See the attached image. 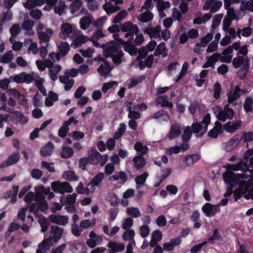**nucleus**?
I'll return each instance as SVG.
<instances>
[{
    "mask_svg": "<svg viewBox=\"0 0 253 253\" xmlns=\"http://www.w3.org/2000/svg\"><path fill=\"white\" fill-rule=\"evenodd\" d=\"M213 111L217 119L223 122L227 119L232 120L234 116V112L232 108H229V104L225 105L223 109L220 106H216Z\"/></svg>",
    "mask_w": 253,
    "mask_h": 253,
    "instance_id": "nucleus-1",
    "label": "nucleus"
},
{
    "mask_svg": "<svg viewBox=\"0 0 253 253\" xmlns=\"http://www.w3.org/2000/svg\"><path fill=\"white\" fill-rule=\"evenodd\" d=\"M224 181L229 186L235 187L238 184H239L241 178H247V174L242 172L241 174L235 173L234 172L230 171L223 174Z\"/></svg>",
    "mask_w": 253,
    "mask_h": 253,
    "instance_id": "nucleus-2",
    "label": "nucleus"
},
{
    "mask_svg": "<svg viewBox=\"0 0 253 253\" xmlns=\"http://www.w3.org/2000/svg\"><path fill=\"white\" fill-rule=\"evenodd\" d=\"M44 195H47V189L42 185L35 187V200L39 203V207L41 209H47Z\"/></svg>",
    "mask_w": 253,
    "mask_h": 253,
    "instance_id": "nucleus-3",
    "label": "nucleus"
},
{
    "mask_svg": "<svg viewBox=\"0 0 253 253\" xmlns=\"http://www.w3.org/2000/svg\"><path fill=\"white\" fill-rule=\"evenodd\" d=\"M51 186L53 191L62 195L64 194L65 192L71 193L73 191L71 185L68 182L54 181L51 183Z\"/></svg>",
    "mask_w": 253,
    "mask_h": 253,
    "instance_id": "nucleus-4",
    "label": "nucleus"
},
{
    "mask_svg": "<svg viewBox=\"0 0 253 253\" xmlns=\"http://www.w3.org/2000/svg\"><path fill=\"white\" fill-rule=\"evenodd\" d=\"M101 48H104L103 54L106 58L110 57L112 54L120 51V46L114 41L103 43Z\"/></svg>",
    "mask_w": 253,
    "mask_h": 253,
    "instance_id": "nucleus-5",
    "label": "nucleus"
},
{
    "mask_svg": "<svg viewBox=\"0 0 253 253\" xmlns=\"http://www.w3.org/2000/svg\"><path fill=\"white\" fill-rule=\"evenodd\" d=\"M93 60L95 61L103 62L104 63V65L101 64L97 69V72L101 76H106L112 70V68L110 67L109 62L101 55L95 57Z\"/></svg>",
    "mask_w": 253,
    "mask_h": 253,
    "instance_id": "nucleus-6",
    "label": "nucleus"
},
{
    "mask_svg": "<svg viewBox=\"0 0 253 253\" xmlns=\"http://www.w3.org/2000/svg\"><path fill=\"white\" fill-rule=\"evenodd\" d=\"M50 233L52 235L48 236V249H49L50 242L54 243L57 242L61 238L63 233V229L57 225H52L51 226Z\"/></svg>",
    "mask_w": 253,
    "mask_h": 253,
    "instance_id": "nucleus-7",
    "label": "nucleus"
},
{
    "mask_svg": "<svg viewBox=\"0 0 253 253\" xmlns=\"http://www.w3.org/2000/svg\"><path fill=\"white\" fill-rule=\"evenodd\" d=\"M202 211L207 217L214 216L215 214L220 211L219 205H212L210 203H206L202 208Z\"/></svg>",
    "mask_w": 253,
    "mask_h": 253,
    "instance_id": "nucleus-8",
    "label": "nucleus"
},
{
    "mask_svg": "<svg viewBox=\"0 0 253 253\" xmlns=\"http://www.w3.org/2000/svg\"><path fill=\"white\" fill-rule=\"evenodd\" d=\"M182 129L181 125L174 123L171 125L169 131L167 135L169 140H171L178 137L181 134Z\"/></svg>",
    "mask_w": 253,
    "mask_h": 253,
    "instance_id": "nucleus-9",
    "label": "nucleus"
},
{
    "mask_svg": "<svg viewBox=\"0 0 253 253\" xmlns=\"http://www.w3.org/2000/svg\"><path fill=\"white\" fill-rule=\"evenodd\" d=\"M62 69L60 65H54L53 62L48 59V74L50 79L55 81L57 79V75Z\"/></svg>",
    "mask_w": 253,
    "mask_h": 253,
    "instance_id": "nucleus-10",
    "label": "nucleus"
},
{
    "mask_svg": "<svg viewBox=\"0 0 253 253\" xmlns=\"http://www.w3.org/2000/svg\"><path fill=\"white\" fill-rule=\"evenodd\" d=\"M69 217L67 215H55L52 214L48 216V220L60 225L64 226L68 223Z\"/></svg>",
    "mask_w": 253,
    "mask_h": 253,
    "instance_id": "nucleus-11",
    "label": "nucleus"
},
{
    "mask_svg": "<svg viewBox=\"0 0 253 253\" xmlns=\"http://www.w3.org/2000/svg\"><path fill=\"white\" fill-rule=\"evenodd\" d=\"M239 188L243 190L244 192L253 193V175L250 176L247 180H242L239 183Z\"/></svg>",
    "mask_w": 253,
    "mask_h": 253,
    "instance_id": "nucleus-12",
    "label": "nucleus"
},
{
    "mask_svg": "<svg viewBox=\"0 0 253 253\" xmlns=\"http://www.w3.org/2000/svg\"><path fill=\"white\" fill-rule=\"evenodd\" d=\"M242 124V121L240 120L236 122L233 121L231 122L229 121L224 125V129L227 132L234 133L240 128Z\"/></svg>",
    "mask_w": 253,
    "mask_h": 253,
    "instance_id": "nucleus-13",
    "label": "nucleus"
},
{
    "mask_svg": "<svg viewBox=\"0 0 253 253\" xmlns=\"http://www.w3.org/2000/svg\"><path fill=\"white\" fill-rule=\"evenodd\" d=\"M250 65V60L248 58H246L244 64L237 72L238 76L240 79L244 80L246 79L249 70Z\"/></svg>",
    "mask_w": 253,
    "mask_h": 253,
    "instance_id": "nucleus-14",
    "label": "nucleus"
},
{
    "mask_svg": "<svg viewBox=\"0 0 253 253\" xmlns=\"http://www.w3.org/2000/svg\"><path fill=\"white\" fill-rule=\"evenodd\" d=\"M121 30L123 32L133 31L135 34H138L139 29L136 25H133L130 21H127L123 24H120Z\"/></svg>",
    "mask_w": 253,
    "mask_h": 253,
    "instance_id": "nucleus-15",
    "label": "nucleus"
},
{
    "mask_svg": "<svg viewBox=\"0 0 253 253\" xmlns=\"http://www.w3.org/2000/svg\"><path fill=\"white\" fill-rule=\"evenodd\" d=\"M102 158L101 154L96 149H91L88 152V158L89 161V164L96 165L99 164V158Z\"/></svg>",
    "mask_w": 253,
    "mask_h": 253,
    "instance_id": "nucleus-16",
    "label": "nucleus"
},
{
    "mask_svg": "<svg viewBox=\"0 0 253 253\" xmlns=\"http://www.w3.org/2000/svg\"><path fill=\"white\" fill-rule=\"evenodd\" d=\"M181 243V240L179 237L170 240V242L165 243L163 245V249L166 251H171L173 250L176 246L179 245Z\"/></svg>",
    "mask_w": 253,
    "mask_h": 253,
    "instance_id": "nucleus-17",
    "label": "nucleus"
},
{
    "mask_svg": "<svg viewBox=\"0 0 253 253\" xmlns=\"http://www.w3.org/2000/svg\"><path fill=\"white\" fill-rule=\"evenodd\" d=\"M241 89L238 85H236L233 92L228 93V103H232L239 98L241 95L240 94Z\"/></svg>",
    "mask_w": 253,
    "mask_h": 253,
    "instance_id": "nucleus-18",
    "label": "nucleus"
},
{
    "mask_svg": "<svg viewBox=\"0 0 253 253\" xmlns=\"http://www.w3.org/2000/svg\"><path fill=\"white\" fill-rule=\"evenodd\" d=\"M241 140L237 135L231 138L228 142L225 143V148L227 151H230L236 147Z\"/></svg>",
    "mask_w": 253,
    "mask_h": 253,
    "instance_id": "nucleus-19",
    "label": "nucleus"
},
{
    "mask_svg": "<svg viewBox=\"0 0 253 253\" xmlns=\"http://www.w3.org/2000/svg\"><path fill=\"white\" fill-rule=\"evenodd\" d=\"M20 155L18 151L14 152L8 156L5 163L6 166H9L16 164L19 160Z\"/></svg>",
    "mask_w": 253,
    "mask_h": 253,
    "instance_id": "nucleus-20",
    "label": "nucleus"
},
{
    "mask_svg": "<svg viewBox=\"0 0 253 253\" xmlns=\"http://www.w3.org/2000/svg\"><path fill=\"white\" fill-rule=\"evenodd\" d=\"M154 15L150 11H146L137 16V19L141 22L146 23L153 20Z\"/></svg>",
    "mask_w": 253,
    "mask_h": 253,
    "instance_id": "nucleus-21",
    "label": "nucleus"
},
{
    "mask_svg": "<svg viewBox=\"0 0 253 253\" xmlns=\"http://www.w3.org/2000/svg\"><path fill=\"white\" fill-rule=\"evenodd\" d=\"M156 105H161L162 107H168L172 108L173 106V104L167 100L166 95H161L157 97L156 99Z\"/></svg>",
    "mask_w": 253,
    "mask_h": 253,
    "instance_id": "nucleus-22",
    "label": "nucleus"
},
{
    "mask_svg": "<svg viewBox=\"0 0 253 253\" xmlns=\"http://www.w3.org/2000/svg\"><path fill=\"white\" fill-rule=\"evenodd\" d=\"M200 159L201 155L199 154L189 155L185 158V164L189 167L197 162Z\"/></svg>",
    "mask_w": 253,
    "mask_h": 253,
    "instance_id": "nucleus-23",
    "label": "nucleus"
},
{
    "mask_svg": "<svg viewBox=\"0 0 253 253\" xmlns=\"http://www.w3.org/2000/svg\"><path fill=\"white\" fill-rule=\"evenodd\" d=\"M123 47L124 50L130 55H136L137 54L138 49L130 42V40H128Z\"/></svg>",
    "mask_w": 253,
    "mask_h": 253,
    "instance_id": "nucleus-24",
    "label": "nucleus"
},
{
    "mask_svg": "<svg viewBox=\"0 0 253 253\" xmlns=\"http://www.w3.org/2000/svg\"><path fill=\"white\" fill-rule=\"evenodd\" d=\"M104 174L100 172L97 174L88 183L87 186L91 185L92 186H98L100 185L101 181L104 178Z\"/></svg>",
    "mask_w": 253,
    "mask_h": 253,
    "instance_id": "nucleus-25",
    "label": "nucleus"
},
{
    "mask_svg": "<svg viewBox=\"0 0 253 253\" xmlns=\"http://www.w3.org/2000/svg\"><path fill=\"white\" fill-rule=\"evenodd\" d=\"M132 161L135 169L137 170L143 168L146 164L145 160L143 156H137L133 159Z\"/></svg>",
    "mask_w": 253,
    "mask_h": 253,
    "instance_id": "nucleus-26",
    "label": "nucleus"
},
{
    "mask_svg": "<svg viewBox=\"0 0 253 253\" xmlns=\"http://www.w3.org/2000/svg\"><path fill=\"white\" fill-rule=\"evenodd\" d=\"M213 38V34L212 33H208L206 36L203 37L201 39L200 42L196 43V46L197 47H206L207 44L211 41Z\"/></svg>",
    "mask_w": 253,
    "mask_h": 253,
    "instance_id": "nucleus-27",
    "label": "nucleus"
},
{
    "mask_svg": "<svg viewBox=\"0 0 253 253\" xmlns=\"http://www.w3.org/2000/svg\"><path fill=\"white\" fill-rule=\"evenodd\" d=\"M134 149L140 153V156H144L148 150V147L146 145H143L140 142H136L134 145Z\"/></svg>",
    "mask_w": 253,
    "mask_h": 253,
    "instance_id": "nucleus-28",
    "label": "nucleus"
},
{
    "mask_svg": "<svg viewBox=\"0 0 253 253\" xmlns=\"http://www.w3.org/2000/svg\"><path fill=\"white\" fill-rule=\"evenodd\" d=\"M108 247L111 249L114 252H122L125 250V246L123 243L117 244L114 242H109L107 245Z\"/></svg>",
    "mask_w": 253,
    "mask_h": 253,
    "instance_id": "nucleus-29",
    "label": "nucleus"
},
{
    "mask_svg": "<svg viewBox=\"0 0 253 253\" xmlns=\"http://www.w3.org/2000/svg\"><path fill=\"white\" fill-rule=\"evenodd\" d=\"M59 53L62 57L65 56L70 50V45L67 42H61L58 47Z\"/></svg>",
    "mask_w": 253,
    "mask_h": 253,
    "instance_id": "nucleus-30",
    "label": "nucleus"
},
{
    "mask_svg": "<svg viewBox=\"0 0 253 253\" xmlns=\"http://www.w3.org/2000/svg\"><path fill=\"white\" fill-rule=\"evenodd\" d=\"M63 177L70 181H77L79 180V177L76 175L74 171L72 170L65 171L63 174Z\"/></svg>",
    "mask_w": 253,
    "mask_h": 253,
    "instance_id": "nucleus-31",
    "label": "nucleus"
},
{
    "mask_svg": "<svg viewBox=\"0 0 253 253\" xmlns=\"http://www.w3.org/2000/svg\"><path fill=\"white\" fill-rule=\"evenodd\" d=\"M61 30L63 35L65 36L63 38H66L73 32V27L71 24L68 23H63L61 27Z\"/></svg>",
    "mask_w": 253,
    "mask_h": 253,
    "instance_id": "nucleus-32",
    "label": "nucleus"
},
{
    "mask_svg": "<svg viewBox=\"0 0 253 253\" xmlns=\"http://www.w3.org/2000/svg\"><path fill=\"white\" fill-rule=\"evenodd\" d=\"M124 52L120 49L116 54H112L110 57L112 58V61L115 65H119L122 62V58L124 57Z\"/></svg>",
    "mask_w": 253,
    "mask_h": 253,
    "instance_id": "nucleus-33",
    "label": "nucleus"
},
{
    "mask_svg": "<svg viewBox=\"0 0 253 253\" xmlns=\"http://www.w3.org/2000/svg\"><path fill=\"white\" fill-rule=\"evenodd\" d=\"M103 7L108 14L114 13L120 9V7L114 6L110 2L104 4Z\"/></svg>",
    "mask_w": 253,
    "mask_h": 253,
    "instance_id": "nucleus-34",
    "label": "nucleus"
},
{
    "mask_svg": "<svg viewBox=\"0 0 253 253\" xmlns=\"http://www.w3.org/2000/svg\"><path fill=\"white\" fill-rule=\"evenodd\" d=\"M192 135L191 128L189 126H186L183 130V133L181 136V138L184 142H188L190 139Z\"/></svg>",
    "mask_w": 253,
    "mask_h": 253,
    "instance_id": "nucleus-35",
    "label": "nucleus"
},
{
    "mask_svg": "<svg viewBox=\"0 0 253 253\" xmlns=\"http://www.w3.org/2000/svg\"><path fill=\"white\" fill-rule=\"evenodd\" d=\"M135 236V232L132 229H128L125 231L123 235V238L124 240H129L132 241V243L135 244V241L133 239Z\"/></svg>",
    "mask_w": 253,
    "mask_h": 253,
    "instance_id": "nucleus-36",
    "label": "nucleus"
},
{
    "mask_svg": "<svg viewBox=\"0 0 253 253\" xmlns=\"http://www.w3.org/2000/svg\"><path fill=\"white\" fill-rule=\"evenodd\" d=\"M253 98L251 97H247L243 104L245 111L249 113L253 111Z\"/></svg>",
    "mask_w": 253,
    "mask_h": 253,
    "instance_id": "nucleus-37",
    "label": "nucleus"
},
{
    "mask_svg": "<svg viewBox=\"0 0 253 253\" xmlns=\"http://www.w3.org/2000/svg\"><path fill=\"white\" fill-rule=\"evenodd\" d=\"M90 24H92V17L85 16L80 21V28L83 30L87 29Z\"/></svg>",
    "mask_w": 253,
    "mask_h": 253,
    "instance_id": "nucleus-38",
    "label": "nucleus"
},
{
    "mask_svg": "<svg viewBox=\"0 0 253 253\" xmlns=\"http://www.w3.org/2000/svg\"><path fill=\"white\" fill-rule=\"evenodd\" d=\"M126 129V124L125 123L120 124L119 128L114 133V138L115 139H119V138H120L124 134V133L125 132Z\"/></svg>",
    "mask_w": 253,
    "mask_h": 253,
    "instance_id": "nucleus-39",
    "label": "nucleus"
},
{
    "mask_svg": "<svg viewBox=\"0 0 253 253\" xmlns=\"http://www.w3.org/2000/svg\"><path fill=\"white\" fill-rule=\"evenodd\" d=\"M73 153L74 151L71 147L66 146L63 147L60 156L62 158L67 159L72 156Z\"/></svg>",
    "mask_w": 253,
    "mask_h": 253,
    "instance_id": "nucleus-40",
    "label": "nucleus"
},
{
    "mask_svg": "<svg viewBox=\"0 0 253 253\" xmlns=\"http://www.w3.org/2000/svg\"><path fill=\"white\" fill-rule=\"evenodd\" d=\"M149 176V174L147 172H144L141 174L137 176L135 178V181L137 185H143L148 176Z\"/></svg>",
    "mask_w": 253,
    "mask_h": 253,
    "instance_id": "nucleus-41",
    "label": "nucleus"
},
{
    "mask_svg": "<svg viewBox=\"0 0 253 253\" xmlns=\"http://www.w3.org/2000/svg\"><path fill=\"white\" fill-rule=\"evenodd\" d=\"M165 117L163 119V120L165 121H168L169 119V116L168 113V112L165 111L164 110H160L157 112H156L154 115L153 118L158 119L161 117Z\"/></svg>",
    "mask_w": 253,
    "mask_h": 253,
    "instance_id": "nucleus-42",
    "label": "nucleus"
},
{
    "mask_svg": "<svg viewBox=\"0 0 253 253\" xmlns=\"http://www.w3.org/2000/svg\"><path fill=\"white\" fill-rule=\"evenodd\" d=\"M245 62L243 56L238 55V56L234 57L232 60V64L233 67L236 68H239L242 65H243Z\"/></svg>",
    "mask_w": 253,
    "mask_h": 253,
    "instance_id": "nucleus-43",
    "label": "nucleus"
},
{
    "mask_svg": "<svg viewBox=\"0 0 253 253\" xmlns=\"http://www.w3.org/2000/svg\"><path fill=\"white\" fill-rule=\"evenodd\" d=\"M60 202L61 203V204L57 202H54L53 203L52 206L50 208V211L54 213L56 212L57 211L60 210L62 209V206L63 205H65L64 203L63 196H61Z\"/></svg>",
    "mask_w": 253,
    "mask_h": 253,
    "instance_id": "nucleus-44",
    "label": "nucleus"
},
{
    "mask_svg": "<svg viewBox=\"0 0 253 253\" xmlns=\"http://www.w3.org/2000/svg\"><path fill=\"white\" fill-rule=\"evenodd\" d=\"M223 16V14H218L213 16L211 25V28L213 30H215L219 25Z\"/></svg>",
    "mask_w": 253,
    "mask_h": 253,
    "instance_id": "nucleus-45",
    "label": "nucleus"
},
{
    "mask_svg": "<svg viewBox=\"0 0 253 253\" xmlns=\"http://www.w3.org/2000/svg\"><path fill=\"white\" fill-rule=\"evenodd\" d=\"M221 86L218 82H216L213 85V97L218 99L220 97L221 92Z\"/></svg>",
    "mask_w": 253,
    "mask_h": 253,
    "instance_id": "nucleus-46",
    "label": "nucleus"
},
{
    "mask_svg": "<svg viewBox=\"0 0 253 253\" xmlns=\"http://www.w3.org/2000/svg\"><path fill=\"white\" fill-rule=\"evenodd\" d=\"M241 9L242 10H248L253 12V0H250L247 2L242 1Z\"/></svg>",
    "mask_w": 253,
    "mask_h": 253,
    "instance_id": "nucleus-47",
    "label": "nucleus"
},
{
    "mask_svg": "<svg viewBox=\"0 0 253 253\" xmlns=\"http://www.w3.org/2000/svg\"><path fill=\"white\" fill-rule=\"evenodd\" d=\"M13 59V54L11 51L6 52L0 58V62L3 63H8Z\"/></svg>",
    "mask_w": 253,
    "mask_h": 253,
    "instance_id": "nucleus-48",
    "label": "nucleus"
},
{
    "mask_svg": "<svg viewBox=\"0 0 253 253\" xmlns=\"http://www.w3.org/2000/svg\"><path fill=\"white\" fill-rule=\"evenodd\" d=\"M65 7V3L63 1H60L58 4L55 6L54 11L55 14H58L61 16L63 14L64 10Z\"/></svg>",
    "mask_w": 253,
    "mask_h": 253,
    "instance_id": "nucleus-49",
    "label": "nucleus"
},
{
    "mask_svg": "<svg viewBox=\"0 0 253 253\" xmlns=\"http://www.w3.org/2000/svg\"><path fill=\"white\" fill-rule=\"evenodd\" d=\"M127 14V13L125 10H122L114 17V18L112 20V22L114 24H117L119 23L122 20L125 18Z\"/></svg>",
    "mask_w": 253,
    "mask_h": 253,
    "instance_id": "nucleus-50",
    "label": "nucleus"
},
{
    "mask_svg": "<svg viewBox=\"0 0 253 253\" xmlns=\"http://www.w3.org/2000/svg\"><path fill=\"white\" fill-rule=\"evenodd\" d=\"M77 196V194L73 193L72 195H68L66 198H64V205H74L76 202Z\"/></svg>",
    "mask_w": 253,
    "mask_h": 253,
    "instance_id": "nucleus-51",
    "label": "nucleus"
},
{
    "mask_svg": "<svg viewBox=\"0 0 253 253\" xmlns=\"http://www.w3.org/2000/svg\"><path fill=\"white\" fill-rule=\"evenodd\" d=\"M9 32L12 37H16L20 34L21 32V29L19 24H13L10 28Z\"/></svg>",
    "mask_w": 253,
    "mask_h": 253,
    "instance_id": "nucleus-52",
    "label": "nucleus"
},
{
    "mask_svg": "<svg viewBox=\"0 0 253 253\" xmlns=\"http://www.w3.org/2000/svg\"><path fill=\"white\" fill-rule=\"evenodd\" d=\"M106 19V17L103 16L94 20L92 18V24L95 27L101 28L103 26L105 20Z\"/></svg>",
    "mask_w": 253,
    "mask_h": 253,
    "instance_id": "nucleus-53",
    "label": "nucleus"
},
{
    "mask_svg": "<svg viewBox=\"0 0 253 253\" xmlns=\"http://www.w3.org/2000/svg\"><path fill=\"white\" fill-rule=\"evenodd\" d=\"M126 212L128 214L133 218L138 217L141 215L139 210L137 208H127Z\"/></svg>",
    "mask_w": 253,
    "mask_h": 253,
    "instance_id": "nucleus-54",
    "label": "nucleus"
},
{
    "mask_svg": "<svg viewBox=\"0 0 253 253\" xmlns=\"http://www.w3.org/2000/svg\"><path fill=\"white\" fill-rule=\"evenodd\" d=\"M58 100V94L50 91L48 92V107H51L53 105V101H57Z\"/></svg>",
    "mask_w": 253,
    "mask_h": 253,
    "instance_id": "nucleus-55",
    "label": "nucleus"
},
{
    "mask_svg": "<svg viewBox=\"0 0 253 253\" xmlns=\"http://www.w3.org/2000/svg\"><path fill=\"white\" fill-rule=\"evenodd\" d=\"M46 247H47V238L45 237L43 241L39 244V249L37 250L36 253H45L44 251L46 250Z\"/></svg>",
    "mask_w": 253,
    "mask_h": 253,
    "instance_id": "nucleus-56",
    "label": "nucleus"
},
{
    "mask_svg": "<svg viewBox=\"0 0 253 253\" xmlns=\"http://www.w3.org/2000/svg\"><path fill=\"white\" fill-rule=\"evenodd\" d=\"M188 67V63L187 62H184L182 66V70L175 80L176 83L178 82L184 76L187 72Z\"/></svg>",
    "mask_w": 253,
    "mask_h": 253,
    "instance_id": "nucleus-57",
    "label": "nucleus"
},
{
    "mask_svg": "<svg viewBox=\"0 0 253 253\" xmlns=\"http://www.w3.org/2000/svg\"><path fill=\"white\" fill-rule=\"evenodd\" d=\"M166 49V45L164 42H161L156 47L154 52V55L156 56L161 55L163 51Z\"/></svg>",
    "mask_w": 253,
    "mask_h": 253,
    "instance_id": "nucleus-58",
    "label": "nucleus"
},
{
    "mask_svg": "<svg viewBox=\"0 0 253 253\" xmlns=\"http://www.w3.org/2000/svg\"><path fill=\"white\" fill-rule=\"evenodd\" d=\"M145 78L146 77L144 75H141L136 79H132L128 84V88H130L136 86L144 80Z\"/></svg>",
    "mask_w": 253,
    "mask_h": 253,
    "instance_id": "nucleus-59",
    "label": "nucleus"
},
{
    "mask_svg": "<svg viewBox=\"0 0 253 253\" xmlns=\"http://www.w3.org/2000/svg\"><path fill=\"white\" fill-rule=\"evenodd\" d=\"M93 222H91L88 219H84L83 220L80 222V227L81 228H83L84 229H87L95 224V219L94 218L92 219Z\"/></svg>",
    "mask_w": 253,
    "mask_h": 253,
    "instance_id": "nucleus-60",
    "label": "nucleus"
},
{
    "mask_svg": "<svg viewBox=\"0 0 253 253\" xmlns=\"http://www.w3.org/2000/svg\"><path fill=\"white\" fill-rule=\"evenodd\" d=\"M24 74L23 73V72H22V73H21L19 74L16 75L14 76H10L9 77V80L11 82H16V83H24V78H23Z\"/></svg>",
    "mask_w": 253,
    "mask_h": 253,
    "instance_id": "nucleus-61",
    "label": "nucleus"
},
{
    "mask_svg": "<svg viewBox=\"0 0 253 253\" xmlns=\"http://www.w3.org/2000/svg\"><path fill=\"white\" fill-rule=\"evenodd\" d=\"M150 232L149 227L147 225H143L140 227V236L145 238L147 237Z\"/></svg>",
    "mask_w": 253,
    "mask_h": 253,
    "instance_id": "nucleus-62",
    "label": "nucleus"
},
{
    "mask_svg": "<svg viewBox=\"0 0 253 253\" xmlns=\"http://www.w3.org/2000/svg\"><path fill=\"white\" fill-rule=\"evenodd\" d=\"M241 138V139H243L244 142H245L253 141V131H249V132L244 131L243 132V135Z\"/></svg>",
    "mask_w": 253,
    "mask_h": 253,
    "instance_id": "nucleus-63",
    "label": "nucleus"
},
{
    "mask_svg": "<svg viewBox=\"0 0 253 253\" xmlns=\"http://www.w3.org/2000/svg\"><path fill=\"white\" fill-rule=\"evenodd\" d=\"M208 243V242L205 241L204 242H203L202 243L197 244L194 246H193L190 250L191 253H198L200 251L201 249L207 245Z\"/></svg>",
    "mask_w": 253,
    "mask_h": 253,
    "instance_id": "nucleus-64",
    "label": "nucleus"
}]
</instances>
